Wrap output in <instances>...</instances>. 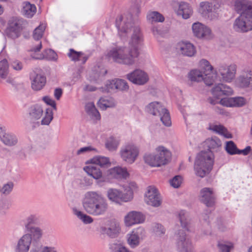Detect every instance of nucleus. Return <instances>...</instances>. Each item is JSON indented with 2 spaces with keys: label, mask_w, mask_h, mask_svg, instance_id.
<instances>
[{
  "label": "nucleus",
  "mask_w": 252,
  "mask_h": 252,
  "mask_svg": "<svg viewBox=\"0 0 252 252\" xmlns=\"http://www.w3.org/2000/svg\"><path fill=\"white\" fill-rule=\"evenodd\" d=\"M119 34L121 38L125 37L132 32L128 47L115 45L110 48L106 54L107 58L114 63L132 65L138 58L139 46L143 41L140 30L138 27H133L131 13L119 16L116 21Z\"/></svg>",
  "instance_id": "1"
},
{
  "label": "nucleus",
  "mask_w": 252,
  "mask_h": 252,
  "mask_svg": "<svg viewBox=\"0 0 252 252\" xmlns=\"http://www.w3.org/2000/svg\"><path fill=\"white\" fill-rule=\"evenodd\" d=\"M206 143L209 150L197 155L194 165L195 174L201 178L205 177L212 170L214 162L213 152L219 151L221 146V141L217 137L208 139Z\"/></svg>",
  "instance_id": "2"
},
{
  "label": "nucleus",
  "mask_w": 252,
  "mask_h": 252,
  "mask_svg": "<svg viewBox=\"0 0 252 252\" xmlns=\"http://www.w3.org/2000/svg\"><path fill=\"white\" fill-rule=\"evenodd\" d=\"M83 207L87 213L93 216L105 215L109 208L106 199L99 192L94 191L87 192L83 201Z\"/></svg>",
  "instance_id": "3"
},
{
  "label": "nucleus",
  "mask_w": 252,
  "mask_h": 252,
  "mask_svg": "<svg viewBox=\"0 0 252 252\" xmlns=\"http://www.w3.org/2000/svg\"><path fill=\"white\" fill-rule=\"evenodd\" d=\"M171 153L163 146H159L153 153H147L144 156L145 163L152 167H159L167 164L170 160Z\"/></svg>",
  "instance_id": "4"
},
{
  "label": "nucleus",
  "mask_w": 252,
  "mask_h": 252,
  "mask_svg": "<svg viewBox=\"0 0 252 252\" xmlns=\"http://www.w3.org/2000/svg\"><path fill=\"white\" fill-rule=\"evenodd\" d=\"M146 110L149 113L160 117V121L166 126L171 125V121L168 110L160 103L155 101L149 103L146 107Z\"/></svg>",
  "instance_id": "5"
},
{
  "label": "nucleus",
  "mask_w": 252,
  "mask_h": 252,
  "mask_svg": "<svg viewBox=\"0 0 252 252\" xmlns=\"http://www.w3.org/2000/svg\"><path fill=\"white\" fill-rule=\"evenodd\" d=\"M119 154L123 161L128 164H132L139 156V149L134 144L128 143L121 148Z\"/></svg>",
  "instance_id": "6"
},
{
  "label": "nucleus",
  "mask_w": 252,
  "mask_h": 252,
  "mask_svg": "<svg viewBox=\"0 0 252 252\" xmlns=\"http://www.w3.org/2000/svg\"><path fill=\"white\" fill-rule=\"evenodd\" d=\"M176 244L179 252H193L194 248L190 239L183 230L176 234Z\"/></svg>",
  "instance_id": "7"
},
{
  "label": "nucleus",
  "mask_w": 252,
  "mask_h": 252,
  "mask_svg": "<svg viewBox=\"0 0 252 252\" xmlns=\"http://www.w3.org/2000/svg\"><path fill=\"white\" fill-rule=\"evenodd\" d=\"M237 65L234 63L220 64L218 73L221 80L225 82H231L235 77Z\"/></svg>",
  "instance_id": "8"
},
{
  "label": "nucleus",
  "mask_w": 252,
  "mask_h": 252,
  "mask_svg": "<svg viewBox=\"0 0 252 252\" xmlns=\"http://www.w3.org/2000/svg\"><path fill=\"white\" fill-rule=\"evenodd\" d=\"M233 27L239 32H246L252 30V14H240L235 20Z\"/></svg>",
  "instance_id": "9"
},
{
  "label": "nucleus",
  "mask_w": 252,
  "mask_h": 252,
  "mask_svg": "<svg viewBox=\"0 0 252 252\" xmlns=\"http://www.w3.org/2000/svg\"><path fill=\"white\" fill-rule=\"evenodd\" d=\"M126 78L132 83L138 85H143L149 80L147 72L140 69H136L126 74Z\"/></svg>",
  "instance_id": "10"
},
{
  "label": "nucleus",
  "mask_w": 252,
  "mask_h": 252,
  "mask_svg": "<svg viewBox=\"0 0 252 252\" xmlns=\"http://www.w3.org/2000/svg\"><path fill=\"white\" fill-rule=\"evenodd\" d=\"M145 201L149 205L157 207L161 204V199L157 189L153 186L148 187L145 194Z\"/></svg>",
  "instance_id": "11"
},
{
  "label": "nucleus",
  "mask_w": 252,
  "mask_h": 252,
  "mask_svg": "<svg viewBox=\"0 0 252 252\" xmlns=\"http://www.w3.org/2000/svg\"><path fill=\"white\" fill-rule=\"evenodd\" d=\"M42 47V44L41 42H38L37 44L32 47L30 51L33 52L31 56L33 59L37 60H52L56 58V54L55 52L51 49L45 50L44 52L42 54H36V52H39Z\"/></svg>",
  "instance_id": "12"
},
{
  "label": "nucleus",
  "mask_w": 252,
  "mask_h": 252,
  "mask_svg": "<svg viewBox=\"0 0 252 252\" xmlns=\"http://www.w3.org/2000/svg\"><path fill=\"white\" fill-rule=\"evenodd\" d=\"M145 220V217L142 213L135 211L129 212L124 217V223L127 227L142 223Z\"/></svg>",
  "instance_id": "13"
},
{
  "label": "nucleus",
  "mask_w": 252,
  "mask_h": 252,
  "mask_svg": "<svg viewBox=\"0 0 252 252\" xmlns=\"http://www.w3.org/2000/svg\"><path fill=\"white\" fill-rule=\"evenodd\" d=\"M145 234V230L142 227H139L134 229L130 233L127 235V242L131 248H135L140 244V240L142 239Z\"/></svg>",
  "instance_id": "14"
},
{
  "label": "nucleus",
  "mask_w": 252,
  "mask_h": 252,
  "mask_svg": "<svg viewBox=\"0 0 252 252\" xmlns=\"http://www.w3.org/2000/svg\"><path fill=\"white\" fill-rule=\"evenodd\" d=\"M234 9L240 14H252V1L251 0H236L234 2Z\"/></svg>",
  "instance_id": "15"
},
{
  "label": "nucleus",
  "mask_w": 252,
  "mask_h": 252,
  "mask_svg": "<svg viewBox=\"0 0 252 252\" xmlns=\"http://www.w3.org/2000/svg\"><path fill=\"white\" fill-rule=\"evenodd\" d=\"M192 30L194 35L198 38L210 39L212 37L211 30L200 23H194Z\"/></svg>",
  "instance_id": "16"
},
{
  "label": "nucleus",
  "mask_w": 252,
  "mask_h": 252,
  "mask_svg": "<svg viewBox=\"0 0 252 252\" xmlns=\"http://www.w3.org/2000/svg\"><path fill=\"white\" fill-rule=\"evenodd\" d=\"M199 199L201 202L208 207H211L215 203V196L212 189L204 188L200 192Z\"/></svg>",
  "instance_id": "17"
},
{
  "label": "nucleus",
  "mask_w": 252,
  "mask_h": 252,
  "mask_svg": "<svg viewBox=\"0 0 252 252\" xmlns=\"http://www.w3.org/2000/svg\"><path fill=\"white\" fill-rule=\"evenodd\" d=\"M103 234H107L111 237H115L120 230L119 224L115 220H108L105 226L101 227Z\"/></svg>",
  "instance_id": "18"
},
{
  "label": "nucleus",
  "mask_w": 252,
  "mask_h": 252,
  "mask_svg": "<svg viewBox=\"0 0 252 252\" xmlns=\"http://www.w3.org/2000/svg\"><path fill=\"white\" fill-rule=\"evenodd\" d=\"M22 30V24L20 20H14L11 22L6 30V35L11 39L18 38L21 34Z\"/></svg>",
  "instance_id": "19"
},
{
  "label": "nucleus",
  "mask_w": 252,
  "mask_h": 252,
  "mask_svg": "<svg viewBox=\"0 0 252 252\" xmlns=\"http://www.w3.org/2000/svg\"><path fill=\"white\" fill-rule=\"evenodd\" d=\"M124 191H121V203L127 202L132 200L133 198V190L136 189V185L132 182L123 187Z\"/></svg>",
  "instance_id": "20"
},
{
  "label": "nucleus",
  "mask_w": 252,
  "mask_h": 252,
  "mask_svg": "<svg viewBox=\"0 0 252 252\" xmlns=\"http://www.w3.org/2000/svg\"><path fill=\"white\" fill-rule=\"evenodd\" d=\"M177 49L183 55L188 57H192L196 53V50L194 45L188 42L178 43L177 45Z\"/></svg>",
  "instance_id": "21"
},
{
  "label": "nucleus",
  "mask_w": 252,
  "mask_h": 252,
  "mask_svg": "<svg viewBox=\"0 0 252 252\" xmlns=\"http://www.w3.org/2000/svg\"><path fill=\"white\" fill-rule=\"evenodd\" d=\"M32 80V88L35 91L41 90L46 82L45 76L40 74H35L34 72L31 74Z\"/></svg>",
  "instance_id": "22"
},
{
  "label": "nucleus",
  "mask_w": 252,
  "mask_h": 252,
  "mask_svg": "<svg viewBox=\"0 0 252 252\" xmlns=\"http://www.w3.org/2000/svg\"><path fill=\"white\" fill-rule=\"evenodd\" d=\"M31 242V236L29 234L24 235L18 241L16 252H28Z\"/></svg>",
  "instance_id": "23"
},
{
  "label": "nucleus",
  "mask_w": 252,
  "mask_h": 252,
  "mask_svg": "<svg viewBox=\"0 0 252 252\" xmlns=\"http://www.w3.org/2000/svg\"><path fill=\"white\" fill-rule=\"evenodd\" d=\"M107 175L109 178L115 179H126L129 176L126 168L120 166H116L109 169L107 171Z\"/></svg>",
  "instance_id": "24"
},
{
  "label": "nucleus",
  "mask_w": 252,
  "mask_h": 252,
  "mask_svg": "<svg viewBox=\"0 0 252 252\" xmlns=\"http://www.w3.org/2000/svg\"><path fill=\"white\" fill-rule=\"evenodd\" d=\"M212 94L215 97H220L222 95H230L233 94L232 89L228 86L222 84H218L212 90Z\"/></svg>",
  "instance_id": "25"
},
{
  "label": "nucleus",
  "mask_w": 252,
  "mask_h": 252,
  "mask_svg": "<svg viewBox=\"0 0 252 252\" xmlns=\"http://www.w3.org/2000/svg\"><path fill=\"white\" fill-rule=\"evenodd\" d=\"M237 83L242 88L252 86V71L248 70L243 72L237 78Z\"/></svg>",
  "instance_id": "26"
},
{
  "label": "nucleus",
  "mask_w": 252,
  "mask_h": 252,
  "mask_svg": "<svg viewBox=\"0 0 252 252\" xmlns=\"http://www.w3.org/2000/svg\"><path fill=\"white\" fill-rule=\"evenodd\" d=\"M192 13V10L189 4L186 2H181L179 6L177 14L181 15L184 19L189 18Z\"/></svg>",
  "instance_id": "27"
},
{
  "label": "nucleus",
  "mask_w": 252,
  "mask_h": 252,
  "mask_svg": "<svg viewBox=\"0 0 252 252\" xmlns=\"http://www.w3.org/2000/svg\"><path fill=\"white\" fill-rule=\"evenodd\" d=\"M84 171L90 176L95 180H99L102 177V172L98 167L90 165L84 168Z\"/></svg>",
  "instance_id": "28"
},
{
  "label": "nucleus",
  "mask_w": 252,
  "mask_h": 252,
  "mask_svg": "<svg viewBox=\"0 0 252 252\" xmlns=\"http://www.w3.org/2000/svg\"><path fill=\"white\" fill-rule=\"evenodd\" d=\"M97 105L100 109L105 110L108 108L114 107L116 102L112 97H101L97 102Z\"/></svg>",
  "instance_id": "29"
},
{
  "label": "nucleus",
  "mask_w": 252,
  "mask_h": 252,
  "mask_svg": "<svg viewBox=\"0 0 252 252\" xmlns=\"http://www.w3.org/2000/svg\"><path fill=\"white\" fill-rule=\"evenodd\" d=\"M85 110L92 119L94 120L100 119V115L93 102L87 103L85 106Z\"/></svg>",
  "instance_id": "30"
},
{
  "label": "nucleus",
  "mask_w": 252,
  "mask_h": 252,
  "mask_svg": "<svg viewBox=\"0 0 252 252\" xmlns=\"http://www.w3.org/2000/svg\"><path fill=\"white\" fill-rule=\"evenodd\" d=\"M147 20L151 23L163 22L164 21V17L158 11H149L147 14Z\"/></svg>",
  "instance_id": "31"
},
{
  "label": "nucleus",
  "mask_w": 252,
  "mask_h": 252,
  "mask_svg": "<svg viewBox=\"0 0 252 252\" xmlns=\"http://www.w3.org/2000/svg\"><path fill=\"white\" fill-rule=\"evenodd\" d=\"M108 199L117 204H121V191L116 189H109L106 194Z\"/></svg>",
  "instance_id": "32"
},
{
  "label": "nucleus",
  "mask_w": 252,
  "mask_h": 252,
  "mask_svg": "<svg viewBox=\"0 0 252 252\" xmlns=\"http://www.w3.org/2000/svg\"><path fill=\"white\" fill-rule=\"evenodd\" d=\"M36 8L34 4L29 2L25 1L23 3L22 12L28 18L32 17L35 13Z\"/></svg>",
  "instance_id": "33"
},
{
  "label": "nucleus",
  "mask_w": 252,
  "mask_h": 252,
  "mask_svg": "<svg viewBox=\"0 0 252 252\" xmlns=\"http://www.w3.org/2000/svg\"><path fill=\"white\" fill-rule=\"evenodd\" d=\"M210 129L212 131L223 136L225 138H231L232 137V134L222 125H214L210 126Z\"/></svg>",
  "instance_id": "34"
},
{
  "label": "nucleus",
  "mask_w": 252,
  "mask_h": 252,
  "mask_svg": "<svg viewBox=\"0 0 252 252\" xmlns=\"http://www.w3.org/2000/svg\"><path fill=\"white\" fill-rule=\"evenodd\" d=\"M43 107L38 105H36L32 107L30 115L31 118L33 120H38L43 115Z\"/></svg>",
  "instance_id": "35"
},
{
  "label": "nucleus",
  "mask_w": 252,
  "mask_h": 252,
  "mask_svg": "<svg viewBox=\"0 0 252 252\" xmlns=\"http://www.w3.org/2000/svg\"><path fill=\"white\" fill-rule=\"evenodd\" d=\"M1 140L4 144L10 146L15 145L18 142V139L15 135L6 133L1 137Z\"/></svg>",
  "instance_id": "36"
},
{
  "label": "nucleus",
  "mask_w": 252,
  "mask_h": 252,
  "mask_svg": "<svg viewBox=\"0 0 252 252\" xmlns=\"http://www.w3.org/2000/svg\"><path fill=\"white\" fill-rule=\"evenodd\" d=\"M68 57L71 60L74 61L82 60L83 58V62L85 63L87 60L88 58L86 57L83 56V53L81 52H76L72 49L69 50V52L68 53Z\"/></svg>",
  "instance_id": "37"
},
{
  "label": "nucleus",
  "mask_w": 252,
  "mask_h": 252,
  "mask_svg": "<svg viewBox=\"0 0 252 252\" xmlns=\"http://www.w3.org/2000/svg\"><path fill=\"white\" fill-rule=\"evenodd\" d=\"M204 74L198 69H193L189 74V77L191 81L200 82L204 78Z\"/></svg>",
  "instance_id": "38"
},
{
  "label": "nucleus",
  "mask_w": 252,
  "mask_h": 252,
  "mask_svg": "<svg viewBox=\"0 0 252 252\" xmlns=\"http://www.w3.org/2000/svg\"><path fill=\"white\" fill-rule=\"evenodd\" d=\"M92 162L101 167L107 166L110 165L109 158L105 157L97 156L92 159Z\"/></svg>",
  "instance_id": "39"
},
{
  "label": "nucleus",
  "mask_w": 252,
  "mask_h": 252,
  "mask_svg": "<svg viewBox=\"0 0 252 252\" xmlns=\"http://www.w3.org/2000/svg\"><path fill=\"white\" fill-rule=\"evenodd\" d=\"M27 228L29 230V234L31 236L34 240H37L40 239L42 235V231L40 228L37 227H29L26 226Z\"/></svg>",
  "instance_id": "40"
},
{
  "label": "nucleus",
  "mask_w": 252,
  "mask_h": 252,
  "mask_svg": "<svg viewBox=\"0 0 252 252\" xmlns=\"http://www.w3.org/2000/svg\"><path fill=\"white\" fill-rule=\"evenodd\" d=\"M225 150L230 155H238L239 149L236 145L232 141H227L225 142Z\"/></svg>",
  "instance_id": "41"
},
{
  "label": "nucleus",
  "mask_w": 252,
  "mask_h": 252,
  "mask_svg": "<svg viewBox=\"0 0 252 252\" xmlns=\"http://www.w3.org/2000/svg\"><path fill=\"white\" fill-rule=\"evenodd\" d=\"M165 229L160 224L155 223L152 226V232L156 237H161L165 233Z\"/></svg>",
  "instance_id": "42"
},
{
  "label": "nucleus",
  "mask_w": 252,
  "mask_h": 252,
  "mask_svg": "<svg viewBox=\"0 0 252 252\" xmlns=\"http://www.w3.org/2000/svg\"><path fill=\"white\" fill-rule=\"evenodd\" d=\"M199 66L200 69L204 71L203 74L206 73L207 74L212 73L213 69L209 62L205 59H202L199 61Z\"/></svg>",
  "instance_id": "43"
},
{
  "label": "nucleus",
  "mask_w": 252,
  "mask_h": 252,
  "mask_svg": "<svg viewBox=\"0 0 252 252\" xmlns=\"http://www.w3.org/2000/svg\"><path fill=\"white\" fill-rule=\"evenodd\" d=\"M218 247L220 252H230L234 247L233 244L230 242H219Z\"/></svg>",
  "instance_id": "44"
},
{
  "label": "nucleus",
  "mask_w": 252,
  "mask_h": 252,
  "mask_svg": "<svg viewBox=\"0 0 252 252\" xmlns=\"http://www.w3.org/2000/svg\"><path fill=\"white\" fill-rule=\"evenodd\" d=\"M8 74V64L6 60L0 62V77L5 79Z\"/></svg>",
  "instance_id": "45"
},
{
  "label": "nucleus",
  "mask_w": 252,
  "mask_h": 252,
  "mask_svg": "<svg viewBox=\"0 0 252 252\" xmlns=\"http://www.w3.org/2000/svg\"><path fill=\"white\" fill-rule=\"evenodd\" d=\"M212 10V4L208 1H203L200 3L199 12L206 15Z\"/></svg>",
  "instance_id": "46"
},
{
  "label": "nucleus",
  "mask_w": 252,
  "mask_h": 252,
  "mask_svg": "<svg viewBox=\"0 0 252 252\" xmlns=\"http://www.w3.org/2000/svg\"><path fill=\"white\" fill-rule=\"evenodd\" d=\"M119 145L118 140L114 137H110L105 143L106 148L109 151H115Z\"/></svg>",
  "instance_id": "47"
},
{
  "label": "nucleus",
  "mask_w": 252,
  "mask_h": 252,
  "mask_svg": "<svg viewBox=\"0 0 252 252\" xmlns=\"http://www.w3.org/2000/svg\"><path fill=\"white\" fill-rule=\"evenodd\" d=\"M116 90L119 91H127L129 86L126 81L121 79H116Z\"/></svg>",
  "instance_id": "48"
},
{
  "label": "nucleus",
  "mask_w": 252,
  "mask_h": 252,
  "mask_svg": "<svg viewBox=\"0 0 252 252\" xmlns=\"http://www.w3.org/2000/svg\"><path fill=\"white\" fill-rule=\"evenodd\" d=\"M115 86L116 79L108 81L105 85V88H100V91L103 93L111 92L116 90Z\"/></svg>",
  "instance_id": "49"
},
{
  "label": "nucleus",
  "mask_w": 252,
  "mask_h": 252,
  "mask_svg": "<svg viewBox=\"0 0 252 252\" xmlns=\"http://www.w3.org/2000/svg\"><path fill=\"white\" fill-rule=\"evenodd\" d=\"M179 218L182 227L187 230H189V222L187 219V214L184 211H181L179 213Z\"/></svg>",
  "instance_id": "50"
},
{
  "label": "nucleus",
  "mask_w": 252,
  "mask_h": 252,
  "mask_svg": "<svg viewBox=\"0 0 252 252\" xmlns=\"http://www.w3.org/2000/svg\"><path fill=\"white\" fill-rule=\"evenodd\" d=\"M53 112L51 108L46 109L45 115L41 120V124L43 125H48L53 120Z\"/></svg>",
  "instance_id": "51"
},
{
  "label": "nucleus",
  "mask_w": 252,
  "mask_h": 252,
  "mask_svg": "<svg viewBox=\"0 0 252 252\" xmlns=\"http://www.w3.org/2000/svg\"><path fill=\"white\" fill-rule=\"evenodd\" d=\"M45 29V25H40L38 27L35 29L33 32V37L35 40L40 39L43 36V32Z\"/></svg>",
  "instance_id": "52"
},
{
  "label": "nucleus",
  "mask_w": 252,
  "mask_h": 252,
  "mask_svg": "<svg viewBox=\"0 0 252 252\" xmlns=\"http://www.w3.org/2000/svg\"><path fill=\"white\" fill-rule=\"evenodd\" d=\"M75 215L85 224H89L93 221V219L91 216L84 214L81 211H77Z\"/></svg>",
  "instance_id": "53"
},
{
  "label": "nucleus",
  "mask_w": 252,
  "mask_h": 252,
  "mask_svg": "<svg viewBox=\"0 0 252 252\" xmlns=\"http://www.w3.org/2000/svg\"><path fill=\"white\" fill-rule=\"evenodd\" d=\"M13 187L14 184L11 182H8L7 183L3 185L2 188H0L1 194L4 195H8L12 191Z\"/></svg>",
  "instance_id": "54"
},
{
  "label": "nucleus",
  "mask_w": 252,
  "mask_h": 252,
  "mask_svg": "<svg viewBox=\"0 0 252 252\" xmlns=\"http://www.w3.org/2000/svg\"><path fill=\"white\" fill-rule=\"evenodd\" d=\"M110 249L114 252H131L125 246L120 244H112Z\"/></svg>",
  "instance_id": "55"
},
{
  "label": "nucleus",
  "mask_w": 252,
  "mask_h": 252,
  "mask_svg": "<svg viewBox=\"0 0 252 252\" xmlns=\"http://www.w3.org/2000/svg\"><path fill=\"white\" fill-rule=\"evenodd\" d=\"M182 181V177L180 175H177L170 180V183L173 188H178L181 186Z\"/></svg>",
  "instance_id": "56"
},
{
  "label": "nucleus",
  "mask_w": 252,
  "mask_h": 252,
  "mask_svg": "<svg viewBox=\"0 0 252 252\" xmlns=\"http://www.w3.org/2000/svg\"><path fill=\"white\" fill-rule=\"evenodd\" d=\"M233 97H224L221 99L219 103L221 105L226 107H233L234 103Z\"/></svg>",
  "instance_id": "57"
},
{
  "label": "nucleus",
  "mask_w": 252,
  "mask_h": 252,
  "mask_svg": "<svg viewBox=\"0 0 252 252\" xmlns=\"http://www.w3.org/2000/svg\"><path fill=\"white\" fill-rule=\"evenodd\" d=\"M10 207L9 203L7 200H0V214H5Z\"/></svg>",
  "instance_id": "58"
},
{
  "label": "nucleus",
  "mask_w": 252,
  "mask_h": 252,
  "mask_svg": "<svg viewBox=\"0 0 252 252\" xmlns=\"http://www.w3.org/2000/svg\"><path fill=\"white\" fill-rule=\"evenodd\" d=\"M204 74V78L202 81H204L205 84L207 86L212 85L214 82V79L212 76L211 73H208L207 74L205 73Z\"/></svg>",
  "instance_id": "59"
},
{
  "label": "nucleus",
  "mask_w": 252,
  "mask_h": 252,
  "mask_svg": "<svg viewBox=\"0 0 252 252\" xmlns=\"http://www.w3.org/2000/svg\"><path fill=\"white\" fill-rule=\"evenodd\" d=\"M234 100V103L233 104V107L235 106H242L244 105L246 101L244 98L242 97H233Z\"/></svg>",
  "instance_id": "60"
},
{
  "label": "nucleus",
  "mask_w": 252,
  "mask_h": 252,
  "mask_svg": "<svg viewBox=\"0 0 252 252\" xmlns=\"http://www.w3.org/2000/svg\"><path fill=\"white\" fill-rule=\"evenodd\" d=\"M42 100L48 105L51 106L55 109H57L55 101L48 96H44Z\"/></svg>",
  "instance_id": "61"
},
{
  "label": "nucleus",
  "mask_w": 252,
  "mask_h": 252,
  "mask_svg": "<svg viewBox=\"0 0 252 252\" xmlns=\"http://www.w3.org/2000/svg\"><path fill=\"white\" fill-rule=\"evenodd\" d=\"M94 150L91 146H87L81 148L77 151L76 154L78 155L84 154L87 153H89L93 150Z\"/></svg>",
  "instance_id": "62"
},
{
  "label": "nucleus",
  "mask_w": 252,
  "mask_h": 252,
  "mask_svg": "<svg viewBox=\"0 0 252 252\" xmlns=\"http://www.w3.org/2000/svg\"><path fill=\"white\" fill-rule=\"evenodd\" d=\"M12 67L15 70L19 71L22 69V63L18 61H14L11 63Z\"/></svg>",
  "instance_id": "63"
},
{
  "label": "nucleus",
  "mask_w": 252,
  "mask_h": 252,
  "mask_svg": "<svg viewBox=\"0 0 252 252\" xmlns=\"http://www.w3.org/2000/svg\"><path fill=\"white\" fill-rule=\"evenodd\" d=\"M38 221L37 217L35 215H31L27 219V224L26 226H29V225L32 223H35Z\"/></svg>",
  "instance_id": "64"
}]
</instances>
